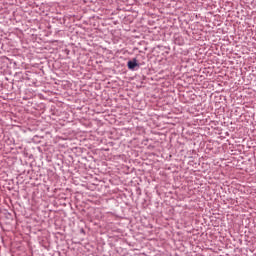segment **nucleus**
<instances>
[{
  "mask_svg": "<svg viewBox=\"0 0 256 256\" xmlns=\"http://www.w3.org/2000/svg\"><path fill=\"white\" fill-rule=\"evenodd\" d=\"M139 64L137 63V59H133L132 61H128V69L132 70L135 69V67H138Z\"/></svg>",
  "mask_w": 256,
  "mask_h": 256,
  "instance_id": "f257e3e1",
  "label": "nucleus"
}]
</instances>
